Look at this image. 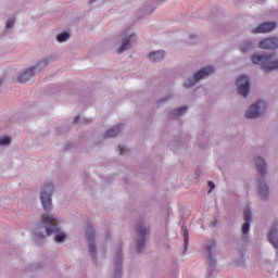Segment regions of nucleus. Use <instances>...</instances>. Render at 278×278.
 <instances>
[{"instance_id":"obj_26","label":"nucleus","mask_w":278,"mask_h":278,"mask_svg":"<svg viewBox=\"0 0 278 278\" xmlns=\"http://www.w3.org/2000/svg\"><path fill=\"white\" fill-rule=\"evenodd\" d=\"M251 47V43H248L247 47L242 46L241 47V51L242 53H247V51H249V48Z\"/></svg>"},{"instance_id":"obj_5","label":"nucleus","mask_w":278,"mask_h":278,"mask_svg":"<svg viewBox=\"0 0 278 278\" xmlns=\"http://www.w3.org/2000/svg\"><path fill=\"white\" fill-rule=\"evenodd\" d=\"M266 110V102L258 101L245 111V118H257Z\"/></svg>"},{"instance_id":"obj_9","label":"nucleus","mask_w":278,"mask_h":278,"mask_svg":"<svg viewBox=\"0 0 278 278\" xmlns=\"http://www.w3.org/2000/svg\"><path fill=\"white\" fill-rule=\"evenodd\" d=\"M136 231L140 236V239L137 242V252L140 253V251L144 249V236H147V228L140 224L137 226Z\"/></svg>"},{"instance_id":"obj_23","label":"nucleus","mask_w":278,"mask_h":278,"mask_svg":"<svg viewBox=\"0 0 278 278\" xmlns=\"http://www.w3.org/2000/svg\"><path fill=\"white\" fill-rule=\"evenodd\" d=\"M10 142H12V139L10 137L0 138V147H8Z\"/></svg>"},{"instance_id":"obj_3","label":"nucleus","mask_w":278,"mask_h":278,"mask_svg":"<svg viewBox=\"0 0 278 278\" xmlns=\"http://www.w3.org/2000/svg\"><path fill=\"white\" fill-rule=\"evenodd\" d=\"M213 73H214L213 66H207V67L200 70L199 72H197L193 75V80L188 79L185 83V88H192V86H194V84L201 81V79H205V77H210V75H212Z\"/></svg>"},{"instance_id":"obj_24","label":"nucleus","mask_w":278,"mask_h":278,"mask_svg":"<svg viewBox=\"0 0 278 278\" xmlns=\"http://www.w3.org/2000/svg\"><path fill=\"white\" fill-rule=\"evenodd\" d=\"M15 18L12 17L7 22V29H12L14 27Z\"/></svg>"},{"instance_id":"obj_15","label":"nucleus","mask_w":278,"mask_h":278,"mask_svg":"<svg viewBox=\"0 0 278 278\" xmlns=\"http://www.w3.org/2000/svg\"><path fill=\"white\" fill-rule=\"evenodd\" d=\"M134 40H136V35H130L129 38L124 40V42L117 49V53H123V51H125V49H129V47H130L131 42H134Z\"/></svg>"},{"instance_id":"obj_10","label":"nucleus","mask_w":278,"mask_h":278,"mask_svg":"<svg viewBox=\"0 0 278 278\" xmlns=\"http://www.w3.org/2000/svg\"><path fill=\"white\" fill-rule=\"evenodd\" d=\"M260 49H278V38L271 37L260 42Z\"/></svg>"},{"instance_id":"obj_12","label":"nucleus","mask_w":278,"mask_h":278,"mask_svg":"<svg viewBox=\"0 0 278 278\" xmlns=\"http://www.w3.org/2000/svg\"><path fill=\"white\" fill-rule=\"evenodd\" d=\"M243 218H244V224L242 225V233L247 236L249 233V229L251 227V210L247 208L243 211Z\"/></svg>"},{"instance_id":"obj_14","label":"nucleus","mask_w":278,"mask_h":278,"mask_svg":"<svg viewBox=\"0 0 278 278\" xmlns=\"http://www.w3.org/2000/svg\"><path fill=\"white\" fill-rule=\"evenodd\" d=\"M123 130V125H116L115 127L106 130L104 132V138H116L118 134Z\"/></svg>"},{"instance_id":"obj_6","label":"nucleus","mask_w":278,"mask_h":278,"mask_svg":"<svg viewBox=\"0 0 278 278\" xmlns=\"http://www.w3.org/2000/svg\"><path fill=\"white\" fill-rule=\"evenodd\" d=\"M41 66H47V60H42L35 67H30L29 70L25 71L23 74L18 75L17 81L20 84H27V81H30L31 77H34V71H40Z\"/></svg>"},{"instance_id":"obj_16","label":"nucleus","mask_w":278,"mask_h":278,"mask_svg":"<svg viewBox=\"0 0 278 278\" xmlns=\"http://www.w3.org/2000/svg\"><path fill=\"white\" fill-rule=\"evenodd\" d=\"M164 51L152 52L149 58L151 62H162L164 60Z\"/></svg>"},{"instance_id":"obj_18","label":"nucleus","mask_w":278,"mask_h":278,"mask_svg":"<svg viewBox=\"0 0 278 278\" xmlns=\"http://www.w3.org/2000/svg\"><path fill=\"white\" fill-rule=\"evenodd\" d=\"M186 112H188V106H180L174 111L170 112L172 116H184V114H186Z\"/></svg>"},{"instance_id":"obj_11","label":"nucleus","mask_w":278,"mask_h":278,"mask_svg":"<svg viewBox=\"0 0 278 278\" xmlns=\"http://www.w3.org/2000/svg\"><path fill=\"white\" fill-rule=\"evenodd\" d=\"M277 227H278V223L274 224L268 232V240L270 242V244H273L274 249H278V236H277Z\"/></svg>"},{"instance_id":"obj_27","label":"nucleus","mask_w":278,"mask_h":278,"mask_svg":"<svg viewBox=\"0 0 278 278\" xmlns=\"http://www.w3.org/2000/svg\"><path fill=\"white\" fill-rule=\"evenodd\" d=\"M208 192H212V190H214V188H216V186L214 185V181H208Z\"/></svg>"},{"instance_id":"obj_13","label":"nucleus","mask_w":278,"mask_h":278,"mask_svg":"<svg viewBox=\"0 0 278 278\" xmlns=\"http://www.w3.org/2000/svg\"><path fill=\"white\" fill-rule=\"evenodd\" d=\"M254 162L256 164V168L258 170V175L264 177V175H266V161H264V159H262L261 156H256L254 159Z\"/></svg>"},{"instance_id":"obj_29","label":"nucleus","mask_w":278,"mask_h":278,"mask_svg":"<svg viewBox=\"0 0 278 278\" xmlns=\"http://www.w3.org/2000/svg\"><path fill=\"white\" fill-rule=\"evenodd\" d=\"M121 155H125L127 153V148H119Z\"/></svg>"},{"instance_id":"obj_22","label":"nucleus","mask_w":278,"mask_h":278,"mask_svg":"<svg viewBox=\"0 0 278 278\" xmlns=\"http://www.w3.org/2000/svg\"><path fill=\"white\" fill-rule=\"evenodd\" d=\"M68 38H71V35H68V33H61L56 36L58 42H66Z\"/></svg>"},{"instance_id":"obj_7","label":"nucleus","mask_w":278,"mask_h":278,"mask_svg":"<svg viewBox=\"0 0 278 278\" xmlns=\"http://www.w3.org/2000/svg\"><path fill=\"white\" fill-rule=\"evenodd\" d=\"M58 219L52 215H46L42 219V224L46 227L47 236H51V233H60V229L55 225Z\"/></svg>"},{"instance_id":"obj_30","label":"nucleus","mask_w":278,"mask_h":278,"mask_svg":"<svg viewBox=\"0 0 278 278\" xmlns=\"http://www.w3.org/2000/svg\"><path fill=\"white\" fill-rule=\"evenodd\" d=\"M77 121H79V117L76 116V117L74 118V123H77Z\"/></svg>"},{"instance_id":"obj_25","label":"nucleus","mask_w":278,"mask_h":278,"mask_svg":"<svg viewBox=\"0 0 278 278\" xmlns=\"http://www.w3.org/2000/svg\"><path fill=\"white\" fill-rule=\"evenodd\" d=\"M66 239V235H64L63 232L56 235L55 237V242H62L63 240Z\"/></svg>"},{"instance_id":"obj_28","label":"nucleus","mask_w":278,"mask_h":278,"mask_svg":"<svg viewBox=\"0 0 278 278\" xmlns=\"http://www.w3.org/2000/svg\"><path fill=\"white\" fill-rule=\"evenodd\" d=\"M121 264H122V258H121V252H119V253H117L116 265H117V266H121Z\"/></svg>"},{"instance_id":"obj_19","label":"nucleus","mask_w":278,"mask_h":278,"mask_svg":"<svg viewBox=\"0 0 278 278\" xmlns=\"http://www.w3.org/2000/svg\"><path fill=\"white\" fill-rule=\"evenodd\" d=\"M216 249V243L212 242L208 247H207V253H208V262H210V266L208 268H212V265L214 264V257L212 256V250Z\"/></svg>"},{"instance_id":"obj_17","label":"nucleus","mask_w":278,"mask_h":278,"mask_svg":"<svg viewBox=\"0 0 278 278\" xmlns=\"http://www.w3.org/2000/svg\"><path fill=\"white\" fill-rule=\"evenodd\" d=\"M88 236V247H89V253H97V248L94 247V243H92V240H94V233L87 232Z\"/></svg>"},{"instance_id":"obj_21","label":"nucleus","mask_w":278,"mask_h":278,"mask_svg":"<svg viewBox=\"0 0 278 278\" xmlns=\"http://www.w3.org/2000/svg\"><path fill=\"white\" fill-rule=\"evenodd\" d=\"M181 233L185 240V249H188V241L190 240L189 236H188V228L186 227H181Z\"/></svg>"},{"instance_id":"obj_8","label":"nucleus","mask_w":278,"mask_h":278,"mask_svg":"<svg viewBox=\"0 0 278 278\" xmlns=\"http://www.w3.org/2000/svg\"><path fill=\"white\" fill-rule=\"evenodd\" d=\"M277 27V23L275 22H264L261 25H258L256 28L252 30V34H268L269 31H273Z\"/></svg>"},{"instance_id":"obj_2","label":"nucleus","mask_w":278,"mask_h":278,"mask_svg":"<svg viewBox=\"0 0 278 278\" xmlns=\"http://www.w3.org/2000/svg\"><path fill=\"white\" fill-rule=\"evenodd\" d=\"M51 192H53V185L51 182L46 184L43 187H41L40 201L46 212H50L52 207Z\"/></svg>"},{"instance_id":"obj_1","label":"nucleus","mask_w":278,"mask_h":278,"mask_svg":"<svg viewBox=\"0 0 278 278\" xmlns=\"http://www.w3.org/2000/svg\"><path fill=\"white\" fill-rule=\"evenodd\" d=\"M251 60L252 64H261L262 71H264V73H268L278 68V60L273 61V55L254 54Z\"/></svg>"},{"instance_id":"obj_20","label":"nucleus","mask_w":278,"mask_h":278,"mask_svg":"<svg viewBox=\"0 0 278 278\" xmlns=\"http://www.w3.org/2000/svg\"><path fill=\"white\" fill-rule=\"evenodd\" d=\"M258 194H261V197H268V187L266 186V184L260 182Z\"/></svg>"},{"instance_id":"obj_4","label":"nucleus","mask_w":278,"mask_h":278,"mask_svg":"<svg viewBox=\"0 0 278 278\" xmlns=\"http://www.w3.org/2000/svg\"><path fill=\"white\" fill-rule=\"evenodd\" d=\"M237 86L241 97H249V93L251 92V80L249 79V76L241 75L237 80Z\"/></svg>"}]
</instances>
